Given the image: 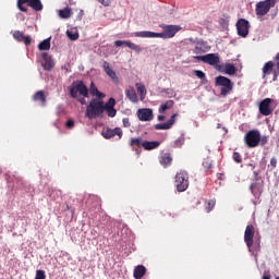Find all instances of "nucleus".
I'll use <instances>...</instances> for the list:
<instances>
[{
  "label": "nucleus",
  "instance_id": "1",
  "mask_svg": "<svg viewBox=\"0 0 279 279\" xmlns=\"http://www.w3.org/2000/svg\"><path fill=\"white\" fill-rule=\"evenodd\" d=\"M69 95L72 99H76L81 106H86V99H88L92 95V97H97V99H104L106 97V94L101 93L99 88H97V85L95 82L90 83V86H86L84 84V81L77 80L74 81L69 87Z\"/></svg>",
  "mask_w": 279,
  "mask_h": 279
},
{
  "label": "nucleus",
  "instance_id": "2",
  "mask_svg": "<svg viewBox=\"0 0 279 279\" xmlns=\"http://www.w3.org/2000/svg\"><path fill=\"white\" fill-rule=\"evenodd\" d=\"M117 99L110 97L107 102L101 98H93L86 107L85 117L87 119H104V113L107 112V117L114 119L117 117Z\"/></svg>",
  "mask_w": 279,
  "mask_h": 279
},
{
  "label": "nucleus",
  "instance_id": "3",
  "mask_svg": "<svg viewBox=\"0 0 279 279\" xmlns=\"http://www.w3.org/2000/svg\"><path fill=\"white\" fill-rule=\"evenodd\" d=\"M162 32L156 33L150 31H140L134 32L129 35L130 38H162L163 40H167L169 38H173L180 29H182V26L180 25H168V24H161L160 25Z\"/></svg>",
  "mask_w": 279,
  "mask_h": 279
},
{
  "label": "nucleus",
  "instance_id": "4",
  "mask_svg": "<svg viewBox=\"0 0 279 279\" xmlns=\"http://www.w3.org/2000/svg\"><path fill=\"white\" fill-rule=\"evenodd\" d=\"M5 180L8 187L11 189V193L13 195H20L21 197H25V195L32 196V193H34V187L27 182L23 181V178H21L17 173H7Z\"/></svg>",
  "mask_w": 279,
  "mask_h": 279
},
{
  "label": "nucleus",
  "instance_id": "5",
  "mask_svg": "<svg viewBox=\"0 0 279 279\" xmlns=\"http://www.w3.org/2000/svg\"><path fill=\"white\" fill-rule=\"evenodd\" d=\"M244 243L252 256H255L256 258L258 252H260V233H256L254 225L246 226L244 231Z\"/></svg>",
  "mask_w": 279,
  "mask_h": 279
},
{
  "label": "nucleus",
  "instance_id": "6",
  "mask_svg": "<svg viewBox=\"0 0 279 279\" xmlns=\"http://www.w3.org/2000/svg\"><path fill=\"white\" fill-rule=\"evenodd\" d=\"M215 86H220V96L228 97L234 89V83L228 76L219 75L215 78Z\"/></svg>",
  "mask_w": 279,
  "mask_h": 279
},
{
  "label": "nucleus",
  "instance_id": "7",
  "mask_svg": "<svg viewBox=\"0 0 279 279\" xmlns=\"http://www.w3.org/2000/svg\"><path fill=\"white\" fill-rule=\"evenodd\" d=\"M244 142L246 147L250 149H254V147H258L260 145V131L251 130L244 136Z\"/></svg>",
  "mask_w": 279,
  "mask_h": 279
},
{
  "label": "nucleus",
  "instance_id": "8",
  "mask_svg": "<svg viewBox=\"0 0 279 279\" xmlns=\"http://www.w3.org/2000/svg\"><path fill=\"white\" fill-rule=\"evenodd\" d=\"M174 184L179 193H184V191L189 189V173H186V171L178 172L175 174Z\"/></svg>",
  "mask_w": 279,
  "mask_h": 279
},
{
  "label": "nucleus",
  "instance_id": "9",
  "mask_svg": "<svg viewBox=\"0 0 279 279\" xmlns=\"http://www.w3.org/2000/svg\"><path fill=\"white\" fill-rule=\"evenodd\" d=\"M274 5H276V0H264V1H259L256 4V15L257 16H265V14H267V12H269V10H271V8H274Z\"/></svg>",
  "mask_w": 279,
  "mask_h": 279
},
{
  "label": "nucleus",
  "instance_id": "10",
  "mask_svg": "<svg viewBox=\"0 0 279 279\" xmlns=\"http://www.w3.org/2000/svg\"><path fill=\"white\" fill-rule=\"evenodd\" d=\"M250 191L255 197L254 199H252V204H254V206H258V204H260V195H263V182L252 183L250 185Z\"/></svg>",
  "mask_w": 279,
  "mask_h": 279
},
{
  "label": "nucleus",
  "instance_id": "11",
  "mask_svg": "<svg viewBox=\"0 0 279 279\" xmlns=\"http://www.w3.org/2000/svg\"><path fill=\"white\" fill-rule=\"evenodd\" d=\"M250 21L245 19H240L236 22V31H238V36H241V38H247L250 36Z\"/></svg>",
  "mask_w": 279,
  "mask_h": 279
},
{
  "label": "nucleus",
  "instance_id": "12",
  "mask_svg": "<svg viewBox=\"0 0 279 279\" xmlns=\"http://www.w3.org/2000/svg\"><path fill=\"white\" fill-rule=\"evenodd\" d=\"M272 98H265L260 100L258 105L259 112L263 114V117H269L271 112H274V109L271 108V105L274 104Z\"/></svg>",
  "mask_w": 279,
  "mask_h": 279
},
{
  "label": "nucleus",
  "instance_id": "13",
  "mask_svg": "<svg viewBox=\"0 0 279 279\" xmlns=\"http://www.w3.org/2000/svg\"><path fill=\"white\" fill-rule=\"evenodd\" d=\"M104 138L110 140V138H114V136L119 137V141H121V138H123V130H121V128L117 126L114 129H104L101 132Z\"/></svg>",
  "mask_w": 279,
  "mask_h": 279
},
{
  "label": "nucleus",
  "instance_id": "14",
  "mask_svg": "<svg viewBox=\"0 0 279 279\" xmlns=\"http://www.w3.org/2000/svg\"><path fill=\"white\" fill-rule=\"evenodd\" d=\"M137 118L140 121H154V110L149 108L138 109Z\"/></svg>",
  "mask_w": 279,
  "mask_h": 279
},
{
  "label": "nucleus",
  "instance_id": "15",
  "mask_svg": "<svg viewBox=\"0 0 279 279\" xmlns=\"http://www.w3.org/2000/svg\"><path fill=\"white\" fill-rule=\"evenodd\" d=\"M41 58H43L41 66L44 71H53V66H56V63L53 62V59L51 58V56H49V53L47 52H43Z\"/></svg>",
  "mask_w": 279,
  "mask_h": 279
},
{
  "label": "nucleus",
  "instance_id": "16",
  "mask_svg": "<svg viewBox=\"0 0 279 279\" xmlns=\"http://www.w3.org/2000/svg\"><path fill=\"white\" fill-rule=\"evenodd\" d=\"M114 45L116 47H123V45H125V47H129V49L135 51V53H141V51H143V48H141V46L132 43L131 40H116Z\"/></svg>",
  "mask_w": 279,
  "mask_h": 279
},
{
  "label": "nucleus",
  "instance_id": "17",
  "mask_svg": "<svg viewBox=\"0 0 279 279\" xmlns=\"http://www.w3.org/2000/svg\"><path fill=\"white\" fill-rule=\"evenodd\" d=\"M216 70L226 75H234L236 66L233 63H225V65H216Z\"/></svg>",
  "mask_w": 279,
  "mask_h": 279
},
{
  "label": "nucleus",
  "instance_id": "18",
  "mask_svg": "<svg viewBox=\"0 0 279 279\" xmlns=\"http://www.w3.org/2000/svg\"><path fill=\"white\" fill-rule=\"evenodd\" d=\"M219 62H221V59L219 58V53H207L205 54V64H209L210 66H219Z\"/></svg>",
  "mask_w": 279,
  "mask_h": 279
},
{
  "label": "nucleus",
  "instance_id": "19",
  "mask_svg": "<svg viewBox=\"0 0 279 279\" xmlns=\"http://www.w3.org/2000/svg\"><path fill=\"white\" fill-rule=\"evenodd\" d=\"M102 69L113 84H119V76L117 75V72L110 68V63H108V61L104 62Z\"/></svg>",
  "mask_w": 279,
  "mask_h": 279
},
{
  "label": "nucleus",
  "instance_id": "20",
  "mask_svg": "<svg viewBox=\"0 0 279 279\" xmlns=\"http://www.w3.org/2000/svg\"><path fill=\"white\" fill-rule=\"evenodd\" d=\"M178 113H173L167 122L155 124V130H171L175 123Z\"/></svg>",
  "mask_w": 279,
  "mask_h": 279
},
{
  "label": "nucleus",
  "instance_id": "21",
  "mask_svg": "<svg viewBox=\"0 0 279 279\" xmlns=\"http://www.w3.org/2000/svg\"><path fill=\"white\" fill-rule=\"evenodd\" d=\"M206 45H208V43H206L205 40H197L193 53H196V56L199 53H206V51H208V47H206Z\"/></svg>",
  "mask_w": 279,
  "mask_h": 279
},
{
  "label": "nucleus",
  "instance_id": "22",
  "mask_svg": "<svg viewBox=\"0 0 279 279\" xmlns=\"http://www.w3.org/2000/svg\"><path fill=\"white\" fill-rule=\"evenodd\" d=\"M142 147L146 151H151V149H158V147H160V142L159 141H144L142 144Z\"/></svg>",
  "mask_w": 279,
  "mask_h": 279
},
{
  "label": "nucleus",
  "instance_id": "23",
  "mask_svg": "<svg viewBox=\"0 0 279 279\" xmlns=\"http://www.w3.org/2000/svg\"><path fill=\"white\" fill-rule=\"evenodd\" d=\"M125 96L132 104L138 102V95H136V89H134V87L125 89Z\"/></svg>",
  "mask_w": 279,
  "mask_h": 279
},
{
  "label": "nucleus",
  "instance_id": "24",
  "mask_svg": "<svg viewBox=\"0 0 279 279\" xmlns=\"http://www.w3.org/2000/svg\"><path fill=\"white\" fill-rule=\"evenodd\" d=\"M146 274H147V268L143 265H137L133 271V276L135 279H142Z\"/></svg>",
  "mask_w": 279,
  "mask_h": 279
},
{
  "label": "nucleus",
  "instance_id": "25",
  "mask_svg": "<svg viewBox=\"0 0 279 279\" xmlns=\"http://www.w3.org/2000/svg\"><path fill=\"white\" fill-rule=\"evenodd\" d=\"M274 66H276L274 61L266 62L263 66V77H267V75H271V72L274 71Z\"/></svg>",
  "mask_w": 279,
  "mask_h": 279
},
{
  "label": "nucleus",
  "instance_id": "26",
  "mask_svg": "<svg viewBox=\"0 0 279 279\" xmlns=\"http://www.w3.org/2000/svg\"><path fill=\"white\" fill-rule=\"evenodd\" d=\"M173 158H171V154L165 153L160 156L159 162L162 167H169L171 165Z\"/></svg>",
  "mask_w": 279,
  "mask_h": 279
},
{
  "label": "nucleus",
  "instance_id": "27",
  "mask_svg": "<svg viewBox=\"0 0 279 279\" xmlns=\"http://www.w3.org/2000/svg\"><path fill=\"white\" fill-rule=\"evenodd\" d=\"M39 51H49L51 49V36L38 44Z\"/></svg>",
  "mask_w": 279,
  "mask_h": 279
},
{
  "label": "nucleus",
  "instance_id": "28",
  "mask_svg": "<svg viewBox=\"0 0 279 279\" xmlns=\"http://www.w3.org/2000/svg\"><path fill=\"white\" fill-rule=\"evenodd\" d=\"M135 86L137 88L141 101H144L145 97H147V88L143 83H136Z\"/></svg>",
  "mask_w": 279,
  "mask_h": 279
},
{
  "label": "nucleus",
  "instance_id": "29",
  "mask_svg": "<svg viewBox=\"0 0 279 279\" xmlns=\"http://www.w3.org/2000/svg\"><path fill=\"white\" fill-rule=\"evenodd\" d=\"M173 100H167L165 104H161L158 109L159 114H165L167 110H171V108H173Z\"/></svg>",
  "mask_w": 279,
  "mask_h": 279
},
{
  "label": "nucleus",
  "instance_id": "30",
  "mask_svg": "<svg viewBox=\"0 0 279 279\" xmlns=\"http://www.w3.org/2000/svg\"><path fill=\"white\" fill-rule=\"evenodd\" d=\"M28 8H32L35 12H43V2L40 0H31Z\"/></svg>",
  "mask_w": 279,
  "mask_h": 279
},
{
  "label": "nucleus",
  "instance_id": "31",
  "mask_svg": "<svg viewBox=\"0 0 279 279\" xmlns=\"http://www.w3.org/2000/svg\"><path fill=\"white\" fill-rule=\"evenodd\" d=\"M35 101H41L43 106L47 104V97L45 96V92L39 90L34 95Z\"/></svg>",
  "mask_w": 279,
  "mask_h": 279
},
{
  "label": "nucleus",
  "instance_id": "32",
  "mask_svg": "<svg viewBox=\"0 0 279 279\" xmlns=\"http://www.w3.org/2000/svg\"><path fill=\"white\" fill-rule=\"evenodd\" d=\"M185 135H186L185 132H181V136L178 137V138L174 141L173 147H178V148L182 147V145H184V143H185V141H186V138L184 137Z\"/></svg>",
  "mask_w": 279,
  "mask_h": 279
},
{
  "label": "nucleus",
  "instance_id": "33",
  "mask_svg": "<svg viewBox=\"0 0 279 279\" xmlns=\"http://www.w3.org/2000/svg\"><path fill=\"white\" fill-rule=\"evenodd\" d=\"M32 0H17V9L20 12H27V7H25L24 4L27 3V5L29 7Z\"/></svg>",
  "mask_w": 279,
  "mask_h": 279
},
{
  "label": "nucleus",
  "instance_id": "34",
  "mask_svg": "<svg viewBox=\"0 0 279 279\" xmlns=\"http://www.w3.org/2000/svg\"><path fill=\"white\" fill-rule=\"evenodd\" d=\"M194 75L198 77V80H202L203 84H208V78H206V73L202 70H194Z\"/></svg>",
  "mask_w": 279,
  "mask_h": 279
},
{
  "label": "nucleus",
  "instance_id": "35",
  "mask_svg": "<svg viewBox=\"0 0 279 279\" xmlns=\"http://www.w3.org/2000/svg\"><path fill=\"white\" fill-rule=\"evenodd\" d=\"M60 19H71V9L64 8L58 11Z\"/></svg>",
  "mask_w": 279,
  "mask_h": 279
},
{
  "label": "nucleus",
  "instance_id": "36",
  "mask_svg": "<svg viewBox=\"0 0 279 279\" xmlns=\"http://www.w3.org/2000/svg\"><path fill=\"white\" fill-rule=\"evenodd\" d=\"M66 36L69 38V40H77L80 38V33L76 31V32H73V31H66Z\"/></svg>",
  "mask_w": 279,
  "mask_h": 279
},
{
  "label": "nucleus",
  "instance_id": "37",
  "mask_svg": "<svg viewBox=\"0 0 279 279\" xmlns=\"http://www.w3.org/2000/svg\"><path fill=\"white\" fill-rule=\"evenodd\" d=\"M143 143L144 141L141 137H132L130 141L131 147H134V145H137L138 147H143Z\"/></svg>",
  "mask_w": 279,
  "mask_h": 279
},
{
  "label": "nucleus",
  "instance_id": "38",
  "mask_svg": "<svg viewBox=\"0 0 279 279\" xmlns=\"http://www.w3.org/2000/svg\"><path fill=\"white\" fill-rule=\"evenodd\" d=\"M13 38L17 40V43H23V39L25 38V34H23V32L21 31H15L13 33Z\"/></svg>",
  "mask_w": 279,
  "mask_h": 279
},
{
  "label": "nucleus",
  "instance_id": "39",
  "mask_svg": "<svg viewBox=\"0 0 279 279\" xmlns=\"http://www.w3.org/2000/svg\"><path fill=\"white\" fill-rule=\"evenodd\" d=\"M219 25H220V27H222V29H228L230 22L226 17H220Z\"/></svg>",
  "mask_w": 279,
  "mask_h": 279
},
{
  "label": "nucleus",
  "instance_id": "40",
  "mask_svg": "<svg viewBox=\"0 0 279 279\" xmlns=\"http://www.w3.org/2000/svg\"><path fill=\"white\" fill-rule=\"evenodd\" d=\"M160 93H166V95H169V97H175V90L172 88H161Z\"/></svg>",
  "mask_w": 279,
  "mask_h": 279
},
{
  "label": "nucleus",
  "instance_id": "41",
  "mask_svg": "<svg viewBox=\"0 0 279 279\" xmlns=\"http://www.w3.org/2000/svg\"><path fill=\"white\" fill-rule=\"evenodd\" d=\"M232 159L234 160V162H236L238 165L243 162V158L241 157V154L238 151H234L232 155Z\"/></svg>",
  "mask_w": 279,
  "mask_h": 279
},
{
  "label": "nucleus",
  "instance_id": "42",
  "mask_svg": "<svg viewBox=\"0 0 279 279\" xmlns=\"http://www.w3.org/2000/svg\"><path fill=\"white\" fill-rule=\"evenodd\" d=\"M215 204H217L216 199H209L207 202V207H206L207 213H210V210H213V208H215Z\"/></svg>",
  "mask_w": 279,
  "mask_h": 279
},
{
  "label": "nucleus",
  "instance_id": "43",
  "mask_svg": "<svg viewBox=\"0 0 279 279\" xmlns=\"http://www.w3.org/2000/svg\"><path fill=\"white\" fill-rule=\"evenodd\" d=\"M65 128H68V130H73V128H75V120L73 119H68L65 122Z\"/></svg>",
  "mask_w": 279,
  "mask_h": 279
},
{
  "label": "nucleus",
  "instance_id": "44",
  "mask_svg": "<svg viewBox=\"0 0 279 279\" xmlns=\"http://www.w3.org/2000/svg\"><path fill=\"white\" fill-rule=\"evenodd\" d=\"M47 278V275L45 274V270H37L36 271V276H35V279H46Z\"/></svg>",
  "mask_w": 279,
  "mask_h": 279
},
{
  "label": "nucleus",
  "instance_id": "45",
  "mask_svg": "<svg viewBox=\"0 0 279 279\" xmlns=\"http://www.w3.org/2000/svg\"><path fill=\"white\" fill-rule=\"evenodd\" d=\"M22 43H24V45L26 46V47H29V45H32V36H29V35H24V38H23V40H22Z\"/></svg>",
  "mask_w": 279,
  "mask_h": 279
},
{
  "label": "nucleus",
  "instance_id": "46",
  "mask_svg": "<svg viewBox=\"0 0 279 279\" xmlns=\"http://www.w3.org/2000/svg\"><path fill=\"white\" fill-rule=\"evenodd\" d=\"M274 64H275V69L279 71V52L274 58Z\"/></svg>",
  "mask_w": 279,
  "mask_h": 279
},
{
  "label": "nucleus",
  "instance_id": "47",
  "mask_svg": "<svg viewBox=\"0 0 279 279\" xmlns=\"http://www.w3.org/2000/svg\"><path fill=\"white\" fill-rule=\"evenodd\" d=\"M56 195H57L58 197H60V195H62V192H61V191H52V192L50 193V197H51L52 199H56Z\"/></svg>",
  "mask_w": 279,
  "mask_h": 279
},
{
  "label": "nucleus",
  "instance_id": "48",
  "mask_svg": "<svg viewBox=\"0 0 279 279\" xmlns=\"http://www.w3.org/2000/svg\"><path fill=\"white\" fill-rule=\"evenodd\" d=\"M122 123L124 128H130V125H132V123H130V118H123Z\"/></svg>",
  "mask_w": 279,
  "mask_h": 279
},
{
  "label": "nucleus",
  "instance_id": "49",
  "mask_svg": "<svg viewBox=\"0 0 279 279\" xmlns=\"http://www.w3.org/2000/svg\"><path fill=\"white\" fill-rule=\"evenodd\" d=\"M272 82H277L278 81V75H279V71L275 68L272 71Z\"/></svg>",
  "mask_w": 279,
  "mask_h": 279
},
{
  "label": "nucleus",
  "instance_id": "50",
  "mask_svg": "<svg viewBox=\"0 0 279 279\" xmlns=\"http://www.w3.org/2000/svg\"><path fill=\"white\" fill-rule=\"evenodd\" d=\"M277 165H278V159H276V157H272L270 159V166L272 167V169H276Z\"/></svg>",
  "mask_w": 279,
  "mask_h": 279
},
{
  "label": "nucleus",
  "instance_id": "51",
  "mask_svg": "<svg viewBox=\"0 0 279 279\" xmlns=\"http://www.w3.org/2000/svg\"><path fill=\"white\" fill-rule=\"evenodd\" d=\"M259 145H262V147L267 145V135L260 136Z\"/></svg>",
  "mask_w": 279,
  "mask_h": 279
},
{
  "label": "nucleus",
  "instance_id": "52",
  "mask_svg": "<svg viewBox=\"0 0 279 279\" xmlns=\"http://www.w3.org/2000/svg\"><path fill=\"white\" fill-rule=\"evenodd\" d=\"M194 60H198V62H204L206 61V54L205 56H196L194 57Z\"/></svg>",
  "mask_w": 279,
  "mask_h": 279
},
{
  "label": "nucleus",
  "instance_id": "53",
  "mask_svg": "<svg viewBox=\"0 0 279 279\" xmlns=\"http://www.w3.org/2000/svg\"><path fill=\"white\" fill-rule=\"evenodd\" d=\"M203 167H204L205 169H211V168H213V163H209L208 161H204V162H203Z\"/></svg>",
  "mask_w": 279,
  "mask_h": 279
},
{
  "label": "nucleus",
  "instance_id": "54",
  "mask_svg": "<svg viewBox=\"0 0 279 279\" xmlns=\"http://www.w3.org/2000/svg\"><path fill=\"white\" fill-rule=\"evenodd\" d=\"M259 171L258 170H255L254 172H253V178H254V180H255V182H258V175H259Z\"/></svg>",
  "mask_w": 279,
  "mask_h": 279
},
{
  "label": "nucleus",
  "instance_id": "55",
  "mask_svg": "<svg viewBox=\"0 0 279 279\" xmlns=\"http://www.w3.org/2000/svg\"><path fill=\"white\" fill-rule=\"evenodd\" d=\"M98 1H99V3H101L105 7L110 5V0H98Z\"/></svg>",
  "mask_w": 279,
  "mask_h": 279
},
{
  "label": "nucleus",
  "instance_id": "56",
  "mask_svg": "<svg viewBox=\"0 0 279 279\" xmlns=\"http://www.w3.org/2000/svg\"><path fill=\"white\" fill-rule=\"evenodd\" d=\"M16 19H19V21H25V15H23V13H17Z\"/></svg>",
  "mask_w": 279,
  "mask_h": 279
},
{
  "label": "nucleus",
  "instance_id": "57",
  "mask_svg": "<svg viewBox=\"0 0 279 279\" xmlns=\"http://www.w3.org/2000/svg\"><path fill=\"white\" fill-rule=\"evenodd\" d=\"M83 16H84V10H81V11L78 12V14H77L78 21H82Z\"/></svg>",
  "mask_w": 279,
  "mask_h": 279
},
{
  "label": "nucleus",
  "instance_id": "58",
  "mask_svg": "<svg viewBox=\"0 0 279 279\" xmlns=\"http://www.w3.org/2000/svg\"><path fill=\"white\" fill-rule=\"evenodd\" d=\"M262 279H271V275L270 274H264Z\"/></svg>",
  "mask_w": 279,
  "mask_h": 279
},
{
  "label": "nucleus",
  "instance_id": "59",
  "mask_svg": "<svg viewBox=\"0 0 279 279\" xmlns=\"http://www.w3.org/2000/svg\"><path fill=\"white\" fill-rule=\"evenodd\" d=\"M157 119H158V121H165V119H167V117L163 114H160L157 117Z\"/></svg>",
  "mask_w": 279,
  "mask_h": 279
},
{
  "label": "nucleus",
  "instance_id": "60",
  "mask_svg": "<svg viewBox=\"0 0 279 279\" xmlns=\"http://www.w3.org/2000/svg\"><path fill=\"white\" fill-rule=\"evenodd\" d=\"M134 151H136L137 155L141 154V148H133Z\"/></svg>",
  "mask_w": 279,
  "mask_h": 279
},
{
  "label": "nucleus",
  "instance_id": "61",
  "mask_svg": "<svg viewBox=\"0 0 279 279\" xmlns=\"http://www.w3.org/2000/svg\"><path fill=\"white\" fill-rule=\"evenodd\" d=\"M248 167H252V169H256V165L254 163H248Z\"/></svg>",
  "mask_w": 279,
  "mask_h": 279
},
{
  "label": "nucleus",
  "instance_id": "62",
  "mask_svg": "<svg viewBox=\"0 0 279 279\" xmlns=\"http://www.w3.org/2000/svg\"><path fill=\"white\" fill-rule=\"evenodd\" d=\"M61 69L65 70V71H69V69H66V66H62Z\"/></svg>",
  "mask_w": 279,
  "mask_h": 279
},
{
  "label": "nucleus",
  "instance_id": "63",
  "mask_svg": "<svg viewBox=\"0 0 279 279\" xmlns=\"http://www.w3.org/2000/svg\"><path fill=\"white\" fill-rule=\"evenodd\" d=\"M225 132H228V129L223 128Z\"/></svg>",
  "mask_w": 279,
  "mask_h": 279
},
{
  "label": "nucleus",
  "instance_id": "64",
  "mask_svg": "<svg viewBox=\"0 0 279 279\" xmlns=\"http://www.w3.org/2000/svg\"><path fill=\"white\" fill-rule=\"evenodd\" d=\"M217 128H220V124H218V126Z\"/></svg>",
  "mask_w": 279,
  "mask_h": 279
}]
</instances>
